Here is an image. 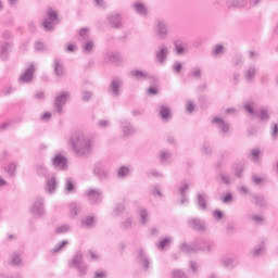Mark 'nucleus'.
Segmentation results:
<instances>
[{
  "mask_svg": "<svg viewBox=\"0 0 278 278\" xmlns=\"http://www.w3.org/2000/svg\"><path fill=\"white\" fill-rule=\"evenodd\" d=\"M223 213L218 210L213 212V218H215V220H223Z\"/></svg>",
  "mask_w": 278,
  "mask_h": 278,
  "instance_id": "63",
  "label": "nucleus"
},
{
  "mask_svg": "<svg viewBox=\"0 0 278 278\" xmlns=\"http://www.w3.org/2000/svg\"><path fill=\"white\" fill-rule=\"evenodd\" d=\"M189 188L190 186L188 184H185L179 188V194H181V197H186V192H188Z\"/></svg>",
  "mask_w": 278,
  "mask_h": 278,
  "instance_id": "60",
  "label": "nucleus"
},
{
  "mask_svg": "<svg viewBox=\"0 0 278 278\" xmlns=\"http://www.w3.org/2000/svg\"><path fill=\"white\" fill-rule=\"evenodd\" d=\"M121 88H123V80L121 78H115L111 81L110 92H112L113 97L121 96Z\"/></svg>",
  "mask_w": 278,
  "mask_h": 278,
  "instance_id": "21",
  "label": "nucleus"
},
{
  "mask_svg": "<svg viewBox=\"0 0 278 278\" xmlns=\"http://www.w3.org/2000/svg\"><path fill=\"white\" fill-rule=\"evenodd\" d=\"M174 47L176 55H184V53H186V48L188 47V43H186V41L181 39H176L174 41Z\"/></svg>",
  "mask_w": 278,
  "mask_h": 278,
  "instance_id": "24",
  "label": "nucleus"
},
{
  "mask_svg": "<svg viewBox=\"0 0 278 278\" xmlns=\"http://www.w3.org/2000/svg\"><path fill=\"white\" fill-rule=\"evenodd\" d=\"M139 223L141 225L149 223V211L147 208H139Z\"/></svg>",
  "mask_w": 278,
  "mask_h": 278,
  "instance_id": "31",
  "label": "nucleus"
},
{
  "mask_svg": "<svg viewBox=\"0 0 278 278\" xmlns=\"http://www.w3.org/2000/svg\"><path fill=\"white\" fill-rule=\"evenodd\" d=\"M10 264H12V266H21V264H23V258L21 257V254L16 252L13 253L11 255Z\"/></svg>",
  "mask_w": 278,
  "mask_h": 278,
  "instance_id": "40",
  "label": "nucleus"
},
{
  "mask_svg": "<svg viewBox=\"0 0 278 278\" xmlns=\"http://www.w3.org/2000/svg\"><path fill=\"white\" fill-rule=\"evenodd\" d=\"M93 174L99 179H108V177H110V168H108L103 163H96Z\"/></svg>",
  "mask_w": 278,
  "mask_h": 278,
  "instance_id": "14",
  "label": "nucleus"
},
{
  "mask_svg": "<svg viewBox=\"0 0 278 278\" xmlns=\"http://www.w3.org/2000/svg\"><path fill=\"white\" fill-rule=\"evenodd\" d=\"M211 124L218 129L219 134L224 136L229 134L230 126L223 117H213Z\"/></svg>",
  "mask_w": 278,
  "mask_h": 278,
  "instance_id": "10",
  "label": "nucleus"
},
{
  "mask_svg": "<svg viewBox=\"0 0 278 278\" xmlns=\"http://www.w3.org/2000/svg\"><path fill=\"white\" fill-rule=\"evenodd\" d=\"M247 0H229L228 8H245Z\"/></svg>",
  "mask_w": 278,
  "mask_h": 278,
  "instance_id": "36",
  "label": "nucleus"
},
{
  "mask_svg": "<svg viewBox=\"0 0 278 278\" xmlns=\"http://www.w3.org/2000/svg\"><path fill=\"white\" fill-rule=\"evenodd\" d=\"M81 49L84 53H92L94 51V41L92 39H89L87 41L81 42Z\"/></svg>",
  "mask_w": 278,
  "mask_h": 278,
  "instance_id": "27",
  "label": "nucleus"
},
{
  "mask_svg": "<svg viewBox=\"0 0 278 278\" xmlns=\"http://www.w3.org/2000/svg\"><path fill=\"white\" fill-rule=\"evenodd\" d=\"M70 268L78 270L80 277H85L88 274V264L84 262V252L77 251L73 258L68 262Z\"/></svg>",
  "mask_w": 278,
  "mask_h": 278,
  "instance_id": "3",
  "label": "nucleus"
},
{
  "mask_svg": "<svg viewBox=\"0 0 278 278\" xmlns=\"http://www.w3.org/2000/svg\"><path fill=\"white\" fill-rule=\"evenodd\" d=\"M36 73V65L30 63L18 78L20 84H31L34 81V74Z\"/></svg>",
  "mask_w": 278,
  "mask_h": 278,
  "instance_id": "9",
  "label": "nucleus"
},
{
  "mask_svg": "<svg viewBox=\"0 0 278 278\" xmlns=\"http://www.w3.org/2000/svg\"><path fill=\"white\" fill-rule=\"evenodd\" d=\"M265 251H266V247L264 245V243H262V244L255 247V248L251 251V253H252V255L257 256V255H264Z\"/></svg>",
  "mask_w": 278,
  "mask_h": 278,
  "instance_id": "44",
  "label": "nucleus"
},
{
  "mask_svg": "<svg viewBox=\"0 0 278 278\" xmlns=\"http://www.w3.org/2000/svg\"><path fill=\"white\" fill-rule=\"evenodd\" d=\"M102 194H103V192H101V190H99V189L90 188L85 191L86 199H88L90 201V203H92V204L101 203Z\"/></svg>",
  "mask_w": 278,
  "mask_h": 278,
  "instance_id": "12",
  "label": "nucleus"
},
{
  "mask_svg": "<svg viewBox=\"0 0 278 278\" xmlns=\"http://www.w3.org/2000/svg\"><path fill=\"white\" fill-rule=\"evenodd\" d=\"M36 170H37V175H39L40 177L47 176L48 169L47 167H45V165L42 164L37 165Z\"/></svg>",
  "mask_w": 278,
  "mask_h": 278,
  "instance_id": "50",
  "label": "nucleus"
},
{
  "mask_svg": "<svg viewBox=\"0 0 278 278\" xmlns=\"http://www.w3.org/2000/svg\"><path fill=\"white\" fill-rule=\"evenodd\" d=\"M129 173H130L129 167L122 166V167H119L117 175L121 179H123V178L129 176Z\"/></svg>",
  "mask_w": 278,
  "mask_h": 278,
  "instance_id": "46",
  "label": "nucleus"
},
{
  "mask_svg": "<svg viewBox=\"0 0 278 278\" xmlns=\"http://www.w3.org/2000/svg\"><path fill=\"white\" fill-rule=\"evenodd\" d=\"M172 154L170 152L163 150L160 152V162L162 164H168L170 162Z\"/></svg>",
  "mask_w": 278,
  "mask_h": 278,
  "instance_id": "37",
  "label": "nucleus"
},
{
  "mask_svg": "<svg viewBox=\"0 0 278 278\" xmlns=\"http://www.w3.org/2000/svg\"><path fill=\"white\" fill-rule=\"evenodd\" d=\"M223 45H217L215 46L214 50H213V55H220V53H223Z\"/></svg>",
  "mask_w": 278,
  "mask_h": 278,
  "instance_id": "61",
  "label": "nucleus"
},
{
  "mask_svg": "<svg viewBox=\"0 0 278 278\" xmlns=\"http://www.w3.org/2000/svg\"><path fill=\"white\" fill-rule=\"evenodd\" d=\"M188 226L191 229H194V231H199L200 233H205V231H207V225L201 218H197V217L190 218L188 220Z\"/></svg>",
  "mask_w": 278,
  "mask_h": 278,
  "instance_id": "11",
  "label": "nucleus"
},
{
  "mask_svg": "<svg viewBox=\"0 0 278 278\" xmlns=\"http://www.w3.org/2000/svg\"><path fill=\"white\" fill-rule=\"evenodd\" d=\"M98 127H100V129H105V128L110 127V121H108V119H100L98 122Z\"/></svg>",
  "mask_w": 278,
  "mask_h": 278,
  "instance_id": "59",
  "label": "nucleus"
},
{
  "mask_svg": "<svg viewBox=\"0 0 278 278\" xmlns=\"http://www.w3.org/2000/svg\"><path fill=\"white\" fill-rule=\"evenodd\" d=\"M159 115L162 118V121H168L170 118V108L166 105H161L159 108Z\"/></svg>",
  "mask_w": 278,
  "mask_h": 278,
  "instance_id": "26",
  "label": "nucleus"
},
{
  "mask_svg": "<svg viewBox=\"0 0 278 278\" xmlns=\"http://www.w3.org/2000/svg\"><path fill=\"white\" fill-rule=\"evenodd\" d=\"M189 77H192L193 79H201V77H203V70L200 66L191 68Z\"/></svg>",
  "mask_w": 278,
  "mask_h": 278,
  "instance_id": "33",
  "label": "nucleus"
},
{
  "mask_svg": "<svg viewBox=\"0 0 278 278\" xmlns=\"http://www.w3.org/2000/svg\"><path fill=\"white\" fill-rule=\"evenodd\" d=\"M47 18L42 23L46 31H53L55 29V22L58 21V13L53 9H48Z\"/></svg>",
  "mask_w": 278,
  "mask_h": 278,
  "instance_id": "8",
  "label": "nucleus"
},
{
  "mask_svg": "<svg viewBox=\"0 0 278 278\" xmlns=\"http://www.w3.org/2000/svg\"><path fill=\"white\" fill-rule=\"evenodd\" d=\"M202 153H204V155H210L212 153V147L204 144L202 147Z\"/></svg>",
  "mask_w": 278,
  "mask_h": 278,
  "instance_id": "64",
  "label": "nucleus"
},
{
  "mask_svg": "<svg viewBox=\"0 0 278 278\" xmlns=\"http://www.w3.org/2000/svg\"><path fill=\"white\" fill-rule=\"evenodd\" d=\"M121 129H122V136L124 138H129V136H134L136 134V127L131 124V122L127 119H122L119 122Z\"/></svg>",
  "mask_w": 278,
  "mask_h": 278,
  "instance_id": "13",
  "label": "nucleus"
},
{
  "mask_svg": "<svg viewBox=\"0 0 278 278\" xmlns=\"http://www.w3.org/2000/svg\"><path fill=\"white\" fill-rule=\"evenodd\" d=\"M106 21L113 29H121L123 27V17L119 13L109 14Z\"/></svg>",
  "mask_w": 278,
  "mask_h": 278,
  "instance_id": "16",
  "label": "nucleus"
},
{
  "mask_svg": "<svg viewBox=\"0 0 278 278\" xmlns=\"http://www.w3.org/2000/svg\"><path fill=\"white\" fill-rule=\"evenodd\" d=\"M216 249V243L214 241L198 240L192 244L182 243L180 245V251L184 253H199V251H204V253H211Z\"/></svg>",
  "mask_w": 278,
  "mask_h": 278,
  "instance_id": "2",
  "label": "nucleus"
},
{
  "mask_svg": "<svg viewBox=\"0 0 278 278\" xmlns=\"http://www.w3.org/2000/svg\"><path fill=\"white\" fill-rule=\"evenodd\" d=\"M45 190L48 194H53V192L58 190V178L55 177V175L47 178Z\"/></svg>",
  "mask_w": 278,
  "mask_h": 278,
  "instance_id": "19",
  "label": "nucleus"
},
{
  "mask_svg": "<svg viewBox=\"0 0 278 278\" xmlns=\"http://www.w3.org/2000/svg\"><path fill=\"white\" fill-rule=\"evenodd\" d=\"M182 68H184V64L180 61H175L172 65V71H174L176 75H179Z\"/></svg>",
  "mask_w": 278,
  "mask_h": 278,
  "instance_id": "47",
  "label": "nucleus"
},
{
  "mask_svg": "<svg viewBox=\"0 0 278 278\" xmlns=\"http://www.w3.org/2000/svg\"><path fill=\"white\" fill-rule=\"evenodd\" d=\"M132 225H134V222L131 220V218H126L122 223V229H131Z\"/></svg>",
  "mask_w": 278,
  "mask_h": 278,
  "instance_id": "57",
  "label": "nucleus"
},
{
  "mask_svg": "<svg viewBox=\"0 0 278 278\" xmlns=\"http://www.w3.org/2000/svg\"><path fill=\"white\" fill-rule=\"evenodd\" d=\"M249 160H251L255 164L260 162V148H255L250 151Z\"/></svg>",
  "mask_w": 278,
  "mask_h": 278,
  "instance_id": "38",
  "label": "nucleus"
},
{
  "mask_svg": "<svg viewBox=\"0 0 278 278\" xmlns=\"http://www.w3.org/2000/svg\"><path fill=\"white\" fill-rule=\"evenodd\" d=\"M131 8L137 14H139V16H147V14H149V8H147V4L141 1L132 3Z\"/></svg>",
  "mask_w": 278,
  "mask_h": 278,
  "instance_id": "22",
  "label": "nucleus"
},
{
  "mask_svg": "<svg viewBox=\"0 0 278 278\" xmlns=\"http://www.w3.org/2000/svg\"><path fill=\"white\" fill-rule=\"evenodd\" d=\"M255 116H258L261 121H268L270 118L268 116V109L266 108H261L260 110H257V115Z\"/></svg>",
  "mask_w": 278,
  "mask_h": 278,
  "instance_id": "42",
  "label": "nucleus"
},
{
  "mask_svg": "<svg viewBox=\"0 0 278 278\" xmlns=\"http://www.w3.org/2000/svg\"><path fill=\"white\" fill-rule=\"evenodd\" d=\"M172 240L173 239L170 237L162 239L156 245L157 249H166V245L170 244Z\"/></svg>",
  "mask_w": 278,
  "mask_h": 278,
  "instance_id": "51",
  "label": "nucleus"
},
{
  "mask_svg": "<svg viewBox=\"0 0 278 278\" xmlns=\"http://www.w3.org/2000/svg\"><path fill=\"white\" fill-rule=\"evenodd\" d=\"M80 225L85 229H92V227H94V217L93 216H89V217L83 218L80 220Z\"/></svg>",
  "mask_w": 278,
  "mask_h": 278,
  "instance_id": "30",
  "label": "nucleus"
},
{
  "mask_svg": "<svg viewBox=\"0 0 278 278\" xmlns=\"http://www.w3.org/2000/svg\"><path fill=\"white\" fill-rule=\"evenodd\" d=\"M12 52V43L3 42L0 45V60H8L10 53Z\"/></svg>",
  "mask_w": 278,
  "mask_h": 278,
  "instance_id": "23",
  "label": "nucleus"
},
{
  "mask_svg": "<svg viewBox=\"0 0 278 278\" xmlns=\"http://www.w3.org/2000/svg\"><path fill=\"white\" fill-rule=\"evenodd\" d=\"M236 177H242V173H244V164L239 163L233 166Z\"/></svg>",
  "mask_w": 278,
  "mask_h": 278,
  "instance_id": "45",
  "label": "nucleus"
},
{
  "mask_svg": "<svg viewBox=\"0 0 278 278\" xmlns=\"http://www.w3.org/2000/svg\"><path fill=\"white\" fill-rule=\"evenodd\" d=\"M256 73H257V68H255V66L252 65L244 71L243 75L247 81H252L255 78Z\"/></svg>",
  "mask_w": 278,
  "mask_h": 278,
  "instance_id": "28",
  "label": "nucleus"
},
{
  "mask_svg": "<svg viewBox=\"0 0 278 278\" xmlns=\"http://www.w3.org/2000/svg\"><path fill=\"white\" fill-rule=\"evenodd\" d=\"M244 111L250 114V116H257V110H255L254 102H248L243 105Z\"/></svg>",
  "mask_w": 278,
  "mask_h": 278,
  "instance_id": "32",
  "label": "nucleus"
},
{
  "mask_svg": "<svg viewBox=\"0 0 278 278\" xmlns=\"http://www.w3.org/2000/svg\"><path fill=\"white\" fill-rule=\"evenodd\" d=\"M30 213L33 214L34 218H43L46 215L45 199L41 197L36 198L30 206Z\"/></svg>",
  "mask_w": 278,
  "mask_h": 278,
  "instance_id": "7",
  "label": "nucleus"
},
{
  "mask_svg": "<svg viewBox=\"0 0 278 278\" xmlns=\"http://www.w3.org/2000/svg\"><path fill=\"white\" fill-rule=\"evenodd\" d=\"M103 61L105 64H118L121 62V54L112 50H106L103 53Z\"/></svg>",
  "mask_w": 278,
  "mask_h": 278,
  "instance_id": "17",
  "label": "nucleus"
},
{
  "mask_svg": "<svg viewBox=\"0 0 278 278\" xmlns=\"http://www.w3.org/2000/svg\"><path fill=\"white\" fill-rule=\"evenodd\" d=\"M79 40L81 42L90 40V30L88 28L85 27L79 30Z\"/></svg>",
  "mask_w": 278,
  "mask_h": 278,
  "instance_id": "39",
  "label": "nucleus"
},
{
  "mask_svg": "<svg viewBox=\"0 0 278 278\" xmlns=\"http://www.w3.org/2000/svg\"><path fill=\"white\" fill-rule=\"evenodd\" d=\"M168 55H170V48H168L166 43H161L154 51V60L156 64H161V66H164V64H166Z\"/></svg>",
  "mask_w": 278,
  "mask_h": 278,
  "instance_id": "5",
  "label": "nucleus"
},
{
  "mask_svg": "<svg viewBox=\"0 0 278 278\" xmlns=\"http://www.w3.org/2000/svg\"><path fill=\"white\" fill-rule=\"evenodd\" d=\"M233 201V194L231 193H224L222 195V203H231Z\"/></svg>",
  "mask_w": 278,
  "mask_h": 278,
  "instance_id": "56",
  "label": "nucleus"
},
{
  "mask_svg": "<svg viewBox=\"0 0 278 278\" xmlns=\"http://www.w3.org/2000/svg\"><path fill=\"white\" fill-rule=\"evenodd\" d=\"M123 212H125V203L117 204L113 210L114 216H118L123 214Z\"/></svg>",
  "mask_w": 278,
  "mask_h": 278,
  "instance_id": "49",
  "label": "nucleus"
},
{
  "mask_svg": "<svg viewBox=\"0 0 278 278\" xmlns=\"http://www.w3.org/2000/svg\"><path fill=\"white\" fill-rule=\"evenodd\" d=\"M70 208V214L72 216V218H75V216H77L81 210V205L75 203V202H72L68 206Z\"/></svg>",
  "mask_w": 278,
  "mask_h": 278,
  "instance_id": "34",
  "label": "nucleus"
},
{
  "mask_svg": "<svg viewBox=\"0 0 278 278\" xmlns=\"http://www.w3.org/2000/svg\"><path fill=\"white\" fill-rule=\"evenodd\" d=\"M52 68L55 77H64L66 72L64 71V62H62V59H54L52 62Z\"/></svg>",
  "mask_w": 278,
  "mask_h": 278,
  "instance_id": "18",
  "label": "nucleus"
},
{
  "mask_svg": "<svg viewBox=\"0 0 278 278\" xmlns=\"http://www.w3.org/2000/svg\"><path fill=\"white\" fill-rule=\"evenodd\" d=\"M66 244H68L67 240H63V241L59 242L53 249L50 250V253L52 255H55V253H60V251H62V249H64L66 247Z\"/></svg>",
  "mask_w": 278,
  "mask_h": 278,
  "instance_id": "41",
  "label": "nucleus"
},
{
  "mask_svg": "<svg viewBox=\"0 0 278 278\" xmlns=\"http://www.w3.org/2000/svg\"><path fill=\"white\" fill-rule=\"evenodd\" d=\"M237 190L242 197H244L245 194H250L252 197L253 194L251 193V189H249V187L247 186H239Z\"/></svg>",
  "mask_w": 278,
  "mask_h": 278,
  "instance_id": "52",
  "label": "nucleus"
},
{
  "mask_svg": "<svg viewBox=\"0 0 278 278\" xmlns=\"http://www.w3.org/2000/svg\"><path fill=\"white\" fill-rule=\"evenodd\" d=\"M153 31L159 40H165V38H168V24L164 20H156Z\"/></svg>",
  "mask_w": 278,
  "mask_h": 278,
  "instance_id": "6",
  "label": "nucleus"
},
{
  "mask_svg": "<svg viewBox=\"0 0 278 278\" xmlns=\"http://www.w3.org/2000/svg\"><path fill=\"white\" fill-rule=\"evenodd\" d=\"M7 173L11 176L14 177V174L16 173V164L11 163L7 166Z\"/></svg>",
  "mask_w": 278,
  "mask_h": 278,
  "instance_id": "54",
  "label": "nucleus"
},
{
  "mask_svg": "<svg viewBox=\"0 0 278 278\" xmlns=\"http://www.w3.org/2000/svg\"><path fill=\"white\" fill-rule=\"evenodd\" d=\"M271 137L274 140L278 138V125L275 123L271 124Z\"/></svg>",
  "mask_w": 278,
  "mask_h": 278,
  "instance_id": "58",
  "label": "nucleus"
},
{
  "mask_svg": "<svg viewBox=\"0 0 278 278\" xmlns=\"http://www.w3.org/2000/svg\"><path fill=\"white\" fill-rule=\"evenodd\" d=\"M68 144L77 157H88L92 153V141L84 134H74L68 140Z\"/></svg>",
  "mask_w": 278,
  "mask_h": 278,
  "instance_id": "1",
  "label": "nucleus"
},
{
  "mask_svg": "<svg viewBox=\"0 0 278 278\" xmlns=\"http://www.w3.org/2000/svg\"><path fill=\"white\" fill-rule=\"evenodd\" d=\"M172 277L173 278H188L186 276V273H184L181 269H175L173 273H172Z\"/></svg>",
  "mask_w": 278,
  "mask_h": 278,
  "instance_id": "55",
  "label": "nucleus"
},
{
  "mask_svg": "<svg viewBox=\"0 0 278 278\" xmlns=\"http://www.w3.org/2000/svg\"><path fill=\"white\" fill-rule=\"evenodd\" d=\"M251 220H253V223L255 225H262V224H264V216H262V215H251Z\"/></svg>",
  "mask_w": 278,
  "mask_h": 278,
  "instance_id": "53",
  "label": "nucleus"
},
{
  "mask_svg": "<svg viewBox=\"0 0 278 278\" xmlns=\"http://www.w3.org/2000/svg\"><path fill=\"white\" fill-rule=\"evenodd\" d=\"M207 199L206 193H198L195 203L199 210H207Z\"/></svg>",
  "mask_w": 278,
  "mask_h": 278,
  "instance_id": "25",
  "label": "nucleus"
},
{
  "mask_svg": "<svg viewBox=\"0 0 278 278\" xmlns=\"http://www.w3.org/2000/svg\"><path fill=\"white\" fill-rule=\"evenodd\" d=\"M68 99H71L70 91H60L55 94L53 110L56 114H62V112H64V105H66Z\"/></svg>",
  "mask_w": 278,
  "mask_h": 278,
  "instance_id": "4",
  "label": "nucleus"
},
{
  "mask_svg": "<svg viewBox=\"0 0 278 278\" xmlns=\"http://www.w3.org/2000/svg\"><path fill=\"white\" fill-rule=\"evenodd\" d=\"M71 231V225L63 224L56 227V233H68Z\"/></svg>",
  "mask_w": 278,
  "mask_h": 278,
  "instance_id": "48",
  "label": "nucleus"
},
{
  "mask_svg": "<svg viewBox=\"0 0 278 278\" xmlns=\"http://www.w3.org/2000/svg\"><path fill=\"white\" fill-rule=\"evenodd\" d=\"M81 99H83V101H90V99H92V92H90V91H83Z\"/></svg>",
  "mask_w": 278,
  "mask_h": 278,
  "instance_id": "62",
  "label": "nucleus"
},
{
  "mask_svg": "<svg viewBox=\"0 0 278 278\" xmlns=\"http://www.w3.org/2000/svg\"><path fill=\"white\" fill-rule=\"evenodd\" d=\"M129 75L134 77V79H147V77H149L147 72L140 70H132Z\"/></svg>",
  "mask_w": 278,
  "mask_h": 278,
  "instance_id": "29",
  "label": "nucleus"
},
{
  "mask_svg": "<svg viewBox=\"0 0 278 278\" xmlns=\"http://www.w3.org/2000/svg\"><path fill=\"white\" fill-rule=\"evenodd\" d=\"M67 162L66 156L62 154H56L51 159V164L56 170H65Z\"/></svg>",
  "mask_w": 278,
  "mask_h": 278,
  "instance_id": "15",
  "label": "nucleus"
},
{
  "mask_svg": "<svg viewBox=\"0 0 278 278\" xmlns=\"http://www.w3.org/2000/svg\"><path fill=\"white\" fill-rule=\"evenodd\" d=\"M65 192L70 194V192H75V184L72 178H66L65 180Z\"/></svg>",
  "mask_w": 278,
  "mask_h": 278,
  "instance_id": "43",
  "label": "nucleus"
},
{
  "mask_svg": "<svg viewBox=\"0 0 278 278\" xmlns=\"http://www.w3.org/2000/svg\"><path fill=\"white\" fill-rule=\"evenodd\" d=\"M137 261L139 262L140 266H143L144 270H149L151 261L149 260V256H147V253H144V250L139 249L137 251Z\"/></svg>",
  "mask_w": 278,
  "mask_h": 278,
  "instance_id": "20",
  "label": "nucleus"
},
{
  "mask_svg": "<svg viewBox=\"0 0 278 278\" xmlns=\"http://www.w3.org/2000/svg\"><path fill=\"white\" fill-rule=\"evenodd\" d=\"M252 203L260 207H264V205H266V200H264V195L252 194Z\"/></svg>",
  "mask_w": 278,
  "mask_h": 278,
  "instance_id": "35",
  "label": "nucleus"
}]
</instances>
